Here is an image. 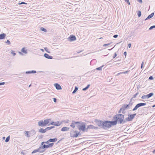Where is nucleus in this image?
<instances>
[{
	"mask_svg": "<svg viewBox=\"0 0 155 155\" xmlns=\"http://www.w3.org/2000/svg\"><path fill=\"white\" fill-rule=\"evenodd\" d=\"M114 121L104 120L102 128L104 129H107L108 128L112 126L116 125V115L114 116Z\"/></svg>",
	"mask_w": 155,
	"mask_h": 155,
	"instance_id": "nucleus-1",
	"label": "nucleus"
},
{
	"mask_svg": "<svg viewBox=\"0 0 155 155\" xmlns=\"http://www.w3.org/2000/svg\"><path fill=\"white\" fill-rule=\"evenodd\" d=\"M125 119H124V115L120 114H117V123L124 124L126 122Z\"/></svg>",
	"mask_w": 155,
	"mask_h": 155,
	"instance_id": "nucleus-2",
	"label": "nucleus"
},
{
	"mask_svg": "<svg viewBox=\"0 0 155 155\" xmlns=\"http://www.w3.org/2000/svg\"><path fill=\"white\" fill-rule=\"evenodd\" d=\"M136 115V113L133 114H128V117L125 118V120L126 122L130 121L132 120L134 118L135 116Z\"/></svg>",
	"mask_w": 155,
	"mask_h": 155,
	"instance_id": "nucleus-3",
	"label": "nucleus"
},
{
	"mask_svg": "<svg viewBox=\"0 0 155 155\" xmlns=\"http://www.w3.org/2000/svg\"><path fill=\"white\" fill-rule=\"evenodd\" d=\"M94 122L100 128H102L103 124L104 121L98 120L97 119H95L94 120Z\"/></svg>",
	"mask_w": 155,
	"mask_h": 155,
	"instance_id": "nucleus-4",
	"label": "nucleus"
},
{
	"mask_svg": "<svg viewBox=\"0 0 155 155\" xmlns=\"http://www.w3.org/2000/svg\"><path fill=\"white\" fill-rule=\"evenodd\" d=\"M146 104V103H138L136 105L132 110L133 111H135L140 107L145 106Z\"/></svg>",
	"mask_w": 155,
	"mask_h": 155,
	"instance_id": "nucleus-5",
	"label": "nucleus"
},
{
	"mask_svg": "<svg viewBox=\"0 0 155 155\" xmlns=\"http://www.w3.org/2000/svg\"><path fill=\"white\" fill-rule=\"evenodd\" d=\"M86 123L81 122V125L79 129V130H82L83 132H84L86 129Z\"/></svg>",
	"mask_w": 155,
	"mask_h": 155,
	"instance_id": "nucleus-6",
	"label": "nucleus"
},
{
	"mask_svg": "<svg viewBox=\"0 0 155 155\" xmlns=\"http://www.w3.org/2000/svg\"><path fill=\"white\" fill-rule=\"evenodd\" d=\"M78 131L77 130H72L70 132V136L72 137H78L77 135H76L77 134V132Z\"/></svg>",
	"mask_w": 155,
	"mask_h": 155,
	"instance_id": "nucleus-7",
	"label": "nucleus"
},
{
	"mask_svg": "<svg viewBox=\"0 0 155 155\" xmlns=\"http://www.w3.org/2000/svg\"><path fill=\"white\" fill-rule=\"evenodd\" d=\"M122 107L123 109V112H122V113L123 114H124L125 113V110L126 109H130V107H129L128 105L127 104H124L122 106Z\"/></svg>",
	"mask_w": 155,
	"mask_h": 155,
	"instance_id": "nucleus-8",
	"label": "nucleus"
},
{
	"mask_svg": "<svg viewBox=\"0 0 155 155\" xmlns=\"http://www.w3.org/2000/svg\"><path fill=\"white\" fill-rule=\"evenodd\" d=\"M76 40L75 36L73 35H71L68 38V40L70 41H72Z\"/></svg>",
	"mask_w": 155,
	"mask_h": 155,
	"instance_id": "nucleus-9",
	"label": "nucleus"
},
{
	"mask_svg": "<svg viewBox=\"0 0 155 155\" xmlns=\"http://www.w3.org/2000/svg\"><path fill=\"white\" fill-rule=\"evenodd\" d=\"M40 147L41 150V151L42 152V153L45 151L46 149L48 148L47 144H44L43 145H40Z\"/></svg>",
	"mask_w": 155,
	"mask_h": 155,
	"instance_id": "nucleus-10",
	"label": "nucleus"
},
{
	"mask_svg": "<svg viewBox=\"0 0 155 155\" xmlns=\"http://www.w3.org/2000/svg\"><path fill=\"white\" fill-rule=\"evenodd\" d=\"M38 125L40 127H44L46 126L44 120H41L38 122Z\"/></svg>",
	"mask_w": 155,
	"mask_h": 155,
	"instance_id": "nucleus-11",
	"label": "nucleus"
},
{
	"mask_svg": "<svg viewBox=\"0 0 155 155\" xmlns=\"http://www.w3.org/2000/svg\"><path fill=\"white\" fill-rule=\"evenodd\" d=\"M29 135L30 137L31 136H32L33 135H34L36 133V132L35 130H31L30 131H29Z\"/></svg>",
	"mask_w": 155,
	"mask_h": 155,
	"instance_id": "nucleus-12",
	"label": "nucleus"
},
{
	"mask_svg": "<svg viewBox=\"0 0 155 155\" xmlns=\"http://www.w3.org/2000/svg\"><path fill=\"white\" fill-rule=\"evenodd\" d=\"M54 86L57 90H61L62 87L58 83H55L54 84Z\"/></svg>",
	"mask_w": 155,
	"mask_h": 155,
	"instance_id": "nucleus-13",
	"label": "nucleus"
},
{
	"mask_svg": "<svg viewBox=\"0 0 155 155\" xmlns=\"http://www.w3.org/2000/svg\"><path fill=\"white\" fill-rule=\"evenodd\" d=\"M79 123V121H72V123H71V125H70V126L72 127L73 128H74L75 127V125L76 124H78Z\"/></svg>",
	"mask_w": 155,
	"mask_h": 155,
	"instance_id": "nucleus-14",
	"label": "nucleus"
},
{
	"mask_svg": "<svg viewBox=\"0 0 155 155\" xmlns=\"http://www.w3.org/2000/svg\"><path fill=\"white\" fill-rule=\"evenodd\" d=\"M41 149H40V147H39V148L37 149H35L31 153L33 154L37 153V152H39L40 153H42L41 151Z\"/></svg>",
	"mask_w": 155,
	"mask_h": 155,
	"instance_id": "nucleus-15",
	"label": "nucleus"
},
{
	"mask_svg": "<svg viewBox=\"0 0 155 155\" xmlns=\"http://www.w3.org/2000/svg\"><path fill=\"white\" fill-rule=\"evenodd\" d=\"M44 56L46 58L48 59H53V57L49 55V54L47 53H45L44 54Z\"/></svg>",
	"mask_w": 155,
	"mask_h": 155,
	"instance_id": "nucleus-16",
	"label": "nucleus"
},
{
	"mask_svg": "<svg viewBox=\"0 0 155 155\" xmlns=\"http://www.w3.org/2000/svg\"><path fill=\"white\" fill-rule=\"evenodd\" d=\"M51 121V119L50 118L45 119L44 120V121L46 126H47V125L49 124V122Z\"/></svg>",
	"mask_w": 155,
	"mask_h": 155,
	"instance_id": "nucleus-17",
	"label": "nucleus"
},
{
	"mask_svg": "<svg viewBox=\"0 0 155 155\" xmlns=\"http://www.w3.org/2000/svg\"><path fill=\"white\" fill-rule=\"evenodd\" d=\"M154 15V13L152 12L150 15H149L148 17L145 19V20H147L152 18Z\"/></svg>",
	"mask_w": 155,
	"mask_h": 155,
	"instance_id": "nucleus-18",
	"label": "nucleus"
},
{
	"mask_svg": "<svg viewBox=\"0 0 155 155\" xmlns=\"http://www.w3.org/2000/svg\"><path fill=\"white\" fill-rule=\"evenodd\" d=\"M69 128L66 127H63L61 129V131H68L69 130Z\"/></svg>",
	"mask_w": 155,
	"mask_h": 155,
	"instance_id": "nucleus-19",
	"label": "nucleus"
},
{
	"mask_svg": "<svg viewBox=\"0 0 155 155\" xmlns=\"http://www.w3.org/2000/svg\"><path fill=\"white\" fill-rule=\"evenodd\" d=\"M38 131L40 133H45L47 131L45 128V129H44L43 128H41Z\"/></svg>",
	"mask_w": 155,
	"mask_h": 155,
	"instance_id": "nucleus-20",
	"label": "nucleus"
},
{
	"mask_svg": "<svg viewBox=\"0 0 155 155\" xmlns=\"http://www.w3.org/2000/svg\"><path fill=\"white\" fill-rule=\"evenodd\" d=\"M36 73V71L35 70H32L31 71H28L25 72L26 74H29L31 73Z\"/></svg>",
	"mask_w": 155,
	"mask_h": 155,
	"instance_id": "nucleus-21",
	"label": "nucleus"
},
{
	"mask_svg": "<svg viewBox=\"0 0 155 155\" xmlns=\"http://www.w3.org/2000/svg\"><path fill=\"white\" fill-rule=\"evenodd\" d=\"M57 140V138L56 137H54L53 138H50L49 139V141L50 142H55Z\"/></svg>",
	"mask_w": 155,
	"mask_h": 155,
	"instance_id": "nucleus-22",
	"label": "nucleus"
},
{
	"mask_svg": "<svg viewBox=\"0 0 155 155\" xmlns=\"http://www.w3.org/2000/svg\"><path fill=\"white\" fill-rule=\"evenodd\" d=\"M6 36V34L5 33H2L0 34V39H3L5 38Z\"/></svg>",
	"mask_w": 155,
	"mask_h": 155,
	"instance_id": "nucleus-23",
	"label": "nucleus"
},
{
	"mask_svg": "<svg viewBox=\"0 0 155 155\" xmlns=\"http://www.w3.org/2000/svg\"><path fill=\"white\" fill-rule=\"evenodd\" d=\"M121 138V137H119L117 139V147H119V148H120L121 147V143L120 142H118V140H120V139Z\"/></svg>",
	"mask_w": 155,
	"mask_h": 155,
	"instance_id": "nucleus-24",
	"label": "nucleus"
},
{
	"mask_svg": "<svg viewBox=\"0 0 155 155\" xmlns=\"http://www.w3.org/2000/svg\"><path fill=\"white\" fill-rule=\"evenodd\" d=\"M27 50L25 48H23L21 50V51L22 52L25 54H26L28 52L27 51Z\"/></svg>",
	"mask_w": 155,
	"mask_h": 155,
	"instance_id": "nucleus-25",
	"label": "nucleus"
},
{
	"mask_svg": "<svg viewBox=\"0 0 155 155\" xmlns=\"http://www.w3.org/2000/svg\"><path fill=\"white\" fill-rule=\"evenodd\" d=\"M62 124V122H60L59 121L54 122V126H60Z\"/></svg>",
	"mask_w": 155,
	"mask_h": 155,
	"instance_id": "nucleus-26",
	"label": "nucleus"
},
{
	"mask_svg": "<svg viewBox=\"0 0 155 155\" xmlns=\"http://www.w3.org/2000/svg\"><path fill=\"white\" fill-rule=\"evenodd\" d=\"M54 145V143H51L47 144L48 148H49L52 147Z\"/></svg>",
	"mask_w": 155,
	"mask_h": 155,
	"instance_id": "nucleus-27",
	"label": "nucleus"
},
{
	"mask_svg": "<svg viewBox=\"0 0 155 155\" xmlns=\"http://www.w3.org/2000/svg\"><path fill=\"white\" fill-rule=\"evenodd\" d=\"M129 71H125L124 72H120L118 74H117V76L119 75L120 74H125L126 73H127V72H128Z\"/></svg>",
	"mask_w": 155,
	"mask_h": 155,
	"instance_id": "nucleus-28",
	"label": "nucleus"
},
{
	"mask_svg": "<svg viewBox=\"0 0 155 155\" xmlns=\"http://www.w3.org/2000/svg\"><path fill=\"white\" fill-rule=\"evenodd\" d=\"M90 85V84H88L85 87L83 88L82 90L83 91H85L87 90L89 87Z\"/></svg>",
	"mask_w": 155,
	"mask_h": 155,
	"instance_id": "nucleus-29",
	"label": "nucleus"
},
{
	"mask_svg": "<svg viewBox=\"0 0 155 155\" xmlns=\"http://www.w3.org/2000/svg\"><path fill=\"white\" fill-rule=\"evenodd\" d=\"M25 135L28 137H30L29 133L28 131H25Z\"/></svg>",
	"mask_w": 155,
	"mask_h": 155,
	"instance_id": "nucleus-30",
	"label": "nucleus"
},
{
	"mask_svg": "<svg viewBox=\"0 0 155 155\" xmlns=\"http://www.w3.org/2000/svg\"><path fill=\"white\" fill-rule=\"evenodd\" d=\"M54 127H55L54 126H51V127H47L45 129L46 130V131H47L48 130H51Z\"/></svg>",
	"mask_w": 155,
	"mask_h": 155,
	"instance_id": "nucleus-31",
	"label": "nucleus"
},
{
	"mask_svg": "<svg viewBox=\"0 0 155 155\" xmlns=\"http://www.w3.org/2000/svg\"><path fill=\"white\" fill-rule=\"evenodd\" d=\"M78 87H77V86H75V87L74 89L72 92V93L73 94H75L76 92L78 90Z\"/></svg>",
	"mask_w": 155,
	"mask_h": 155,
	"instance_id": "nucleus-32",
	"label": "nucleus"
},
{
	"mask_svg": "<svg viewBox=\"0 0 155 155\" xmlns=\"http://www.w3.org/2000/svg\"><path fill=\"white\" fill-rule=\"evenodd\" d=\"M141 98L143 99H148L149 98H148L147 95V94L142 96L141 97Z\"/></svg>",
	"mask_w": 155,
	"mask_h": 155,
	"instance_id": "nucleus-33",
	"label": "nucleus"
},
{
	"mask_svg": "<svg viewBox=\"0 0 155 155\" xmlns=\"http://www.w3.org/2000/svg\"><path fill=\"white\" fill-rule=\"evenodd\" d=\"M134 103V101H130L129 103L127 104L128 105L129 107H130L132 106L133 104Z\"/></svg>",
	"mask_w": 155,
	"mask_h": 155,
	"instance_id": "nucleus-34",
	"label": "nucleus"
},
{
	"mask_svg": "<svg viewBox=\"0 0 155 155\" xmlns=\"http://www.w3.org/2000/svg\"><path fill=\"white\" fill-rule=\"evenodd\" d=\"M40 30L45 32H46L47 31V30L45 28L42 27L40 28Z\"/></svg>",
	"mask_w": 155,
	"mask_h": 155,
	"instance_id": "nucleus-35",
	"label": "nucleus"
},
{
	"mask_svg": "<svg viewBox=\"0 0 155 155\" xmlns=\"http://www.w3.org/2000/svg\"><path fill=\"white\" fill-rule=\"evenodd\" d=\"M153 93H150L149 94H147L148 96V98H149L153 95Z\"/></svg>",
	"mask_w": 155,
	"mask_h": 155,
	"instance_id": "nucleus-36",
	"label": "nucleus"
},
{
	"mask_svg": "<svg viewBox=\"0 0 155 155\" xmlns=\"http://www.w3.org/2000/svg\"><path fill=\"white\" fill-rule=\"evenodd\" d=\"M81 122H79V123L75 124V126H76V127H77V128L78 129H79L81 125Z\"/></svg>",
	"mask_w": 155,
	"mask_h": 155,
	"instance_id": "nucleus-37",
	"label": "nucleus"
},
{
	"mask_svg": "<svg viewBox=\"0 0 155 155\" xmlns=\"http://www.w3.org/2000/svg\"><path fill=\"white\" fill-rule=\"evenodd\" d=\"M10 139V136H9L7 137V138H6L5 140V142H8L9 141Z\"/></svg>",
	"mask_w": 155,
	"mask_h": 155,
	"instance_id": "nucleus-38",
	"label": "nucleus"
},
{
	"mask_svg": "<svg viewBox=\"0 0 155 155\" xmlns=\"http://www.w3.org/2000/svg\"><path fill=\"white\" fill-rule=\"evenodd\" d=\"M137 15L138 17H140L141 15V13L140 11L137 12Z\"/></svg>",
	"mask_w": 155,
	"mask_h": 155,
	"instance_id": "nucleus-39",
	"label": "nucleus"
},
{
	"mask_svg": "<svg viewBox=\"0 0 155 155\" xmlns=\"http://www.w3.org/2000/svg\"><path fill=\"white\" fill-rule=\"evenodd\" d=\"M103 66H104V65H102L100 67L97 68L96 69L97 70L101 71V70H102V68Z\"/></svg>",
	"mask_w": 155,
	"mask_h": 155,
	"instance_id": "nucleus-40",
	"label": "nucleus"
},
{
	"mask_svg": "<svg viewBox=\"0 0 155 155\" xmlns=\"http://www.w3.org/2000/svg\"><path fill=\"white\" fill-rule=\"evenodd\" d=\"M139 94V92L137 91L136 94H135L133 96V98H135Z\"/></svg>",
	"mask_w": 155,
	"mask_h": 155,
	"instance_id": "nucleus-41",
	"label": "nucleus"
},
{
	"mask_svg": "<svg viewBox=\"0 0 155 155\" xmlns=\"http://www.w3.org/2000/svg\"><path fill=\"white\" fill-rule=\"evenodd\" d=\"M45 50L48 53H50V51L48 50V48L47 47H45L44 48Z\"/></svg>",
	"mask_w": 155,
	"mask_h": 155,
	"instance_id": "nucleus-42",
	"label": "nucleus"
},
{
	"mask_svg": "<svg viewBox=\"0 0 155 155\" xmlns=\"http://www.w3.org/2000/svg\"><path fill=\"white\" fill-rule=\"evenodd\" d=\"M50 125L54 126V122L53 121H51L50 124H48V126H49Z\"/></svg>",
	"mask_w": 155,
	"mask_h": 155,
	"instance_id": "nucleus-43",
	"label": "nucleus"
},
{
	"mask_svg": "<svg viewBox=\"0 0 155 155\" xmlns=\"http://www.w3.org/2000/svg\"><path fill=\"white\" fill-rule=\"evenodd\" d=\"M155 28V25H153V26H151L149 28V30H151L153 28Z\"/></svg>",
	"mask_w": 155,
	"mask_h": 155,
	"instance_id": "nucleus-44",
	"label": "nucleus"
},
{
	"mask_svg": "<svg viewBox=\"0 0 155 155\" xmlns=\"http://www.w3.org/2000/svg\"><path fill=\"white\" fill-rule=\"evenodd\" d=\"M88 126L89 127L90 129H93V128H94V126L93 125H90Z\"/></svg>",
	"mask_w": 155,
	"mask_h": 155,
	"instance_id": "nucleus-45",
	"label": "nucleus"
},
{
	"mask_svg": "<svg viewBox=\"0 0 155 155\" xmlns=\"http://www.w3.org/2000/svg\"><path fill=\"white\" fill-rule=\"evenodd\" d=\"M69 121H70V120H64L62 121L61 122H62V123L63 122H64L66 123H68L69 122Z\"/></svg>",
	"mask_w": 155,
	"mask_h": 155,
	"instance_id": "nucleus-46",
	"label": "nucleus"
},
{
	"mask_svg": "<svg viewBox=\"0 0 155 155\" xmlns=\"http://www.w3.org/2000/svg\"><path fill=\"white\" fill-rule=\"evenodd\" d=\"M123 109L122 108V107H121L120 109L118 111V113H120L121 112V111L123 112Z\"/></svg>",
	"mask_w": 155,
	"mask_h": 155,
	"instance_id": "nucleus-47",
	"label": "nucleus"
},
{
	"mask_svg": "<svg viewBox=\"0 0 155 155\" xmlns=\"http://www.w3.org/2000/svg\"><path fill=\"white\" fill-rule=\"evenodd\" d=\"M125 2L127 3L128 5H130V4L129 1V0H124Z\"/></svg>",
	"mask_w": 155,
	"mask_h": 155,
	"instance_id": "nucleus-48",
	"label": "nucleus"
},
{
	"mask_svg": "<svg viewBox=\"0 0 155 155\" xmlns=\"http://www.w3.org/2000/svg\"><path fill=\"white\" fill-rule=\"evenodd\" d=\"M77 132V134H76V135H77L78 137L79 136H81V133H80V132H79L78 131Z\"/></svg>",
	"mask_w": 155,
	"mask_h": 155,
	"instance_id": "nucleus-49",
	"label": "nucleus"
},
{
	"mask_svg": "<svg viewBox=\"0 0 155 155\" xmlns=\"http://www.w3.org/2000/svg\"><path fill=\"white\" fill-rule=\"evenodd\" d=\"M6 42L7 43V44L8 45H10L11 44V43L8 40H7Z\"/></svg>",
	"mask_w": 155,
	"mask_h": 155,
	"instance_id": "nucleus-50",
	"label": "nucleus"
},
{
	"mask_svg": "<svg viewBox=\"0 0 155 155\" xmlns=\"http://www.w3.org/2000/svg\"><path fill=\"white\" fill-rule=\"evenodd\" d=\"M110 44V43H108L106 44H104L103 45V46L104 47L107 46L109 45Z\"/></svg>",
	"mask_w": 155,
	"mask_h": 155,
	"instance_id": "nucleus-51",
	"label": "nucleus"
},
{
	"mask_svg": "<svg viewBox=\"0 0 155 155\" xmlns=\"http://www.w3.org/2000/svg\"><path fill=\"white\" fill-rule=\"evenodd\" d=\"M19 5H22V4H27V3L24 2H22L21 3H18Z\"/></svg>",
	"mask_w": 155,
	"mask_h": 155,
	"instance_id": "nucleus-52",
	"label": "nucleus"
},
{
	"mask_svg": "<svg viewBox=\"0 0 155 155\" xmlns=\"http://www.w3.org/2000/svg\"><path fill=\"white\" fill-rule=\"evenodd\" d=\"M11 53L13 56H15L16 54V53L13 51H11Z\"/></svg>",
	"mask_w": 155,
	"mask_h": 155,
	"instance_id": "nucleus-53",
	"label": "nucleus"
},
{
	"mask_svg": "<svg viewBox=\"0 0 155 155\" xmlns=\"http://www.w3.org/2000/svg\"><path fill=\"white\" fill-rule=\"evenodd\" d=\"M53 100L54 102L55 103H56L57 102V99L55 98H53Z\"/></svg>",
	"mask_w": 155,
	"mask_h": 155,
	"instance_id": "nucleus-54",
	"label": "nucleus"
},
{
	"mask_svg": "<svg viewBox=\"0 0 155 155\" xmlns=\"http://www.w3.org/2000/svg\"><path fill=\"white\" fill-rule=\"evenodd\" d=\"M49 142H50V141H49V139L47 141H45V143H46L47 144H49Z\"/></svg>",
	"mask_w": 155,
	"mask_h": 155,
	"instance_id": "nucleus-55",
	"label": "nucleus"
},
{
	"mask_svg": "<svg viewBox=\"0 0 155 155\" xmlns=\"http://www.w3.org/2000/svg\"><path fill=\"white\" fill-rule=\"evenodd\" d=\"M153 76H150L149 78V80H153Z\"/></svg>",
	"mask_w": 155,
	"mask_h": 155,
	"instance_id": "nucleus-56",
	"label": "nucleus"
},
{
	"mask_svg": "<svg viewBox=\"0 0 155 155\" xmlns=\"http://www.w3.org/2000/svg\"><path fill=\"white\" fill-rule=\"evenodd\" d=\"M5 82H0V86L3 85L5 84Z\"/></svg>",
	"mask_w": 155,
	"mask_h": 155,
	"instance_id": "nucleus-57",
	"label": "nucleus"
},
{
	"mask_svg": "<svg viewBox=\"0 0 155 155\" xmlns=\"http://www.w3.org/2000/svg\"><path fill=\"white\" fill-rule=\"evenodd\" d=\"M137 1L140 3L143 2L142 0H137Z\"/></svg>",
	"mask_w": 155,
	"mask_h": 155,
	"instance_id": "nucleus-58",
	"label": "nucleus"
},
{
	"mask_svg": "<svg viewBox=\"0 0 155 155\" xmlns=\"http://www.w3.org/2000/svg\"><path fill=\"white\" fill-rule=\"evenodd\" d=\"M88 129H90L89 128V126L88 125L87 127V128H86V129H85V130L86 132H87V130H88Z\"/></svg>",
	"mask_w": 155,
	"mask_h": 155,
	"instance_id": "nucleus-59",
	"label": "nucleus"
},
{
	"mask_svg": "<svg viewBox=\"0 0 155 155\" xmlns=\"http://www.w3.org/2000/svg\"><path fill=\"white\" fill-rule=\"evenodd\" d=\"M144 64V62H142L141 65V68H142L143 67V65Z\"/></svg>",
	"mask_w": 155,
	"mask_h": 155,
	"instance_id": "nucleus-60",
	"label": "nucleus"
},
{
	"mask_svg": "<svg viewBox=\"0 0 155 155\" xmlns=\"http://www.w3.org/2000/svg\"><path fill=\"white\" fill-rule=\"evenodd\" d=\"M64 138H62L61 140H59V141H58L57 143H59L61 141L63 140Z\"/></svg>",
	"mask_w": 155,
	"mask_h": 155,
	"instance_id": "nucleus-61",
	"label": "nucleus"
},
{
	"mask_svg": "<svg viewBox=\"0 0 155 155\" xmlns=\"http://www.w3.org/2000/svg\"><path fill=\"white\" fill-rule=\"evenodd\" d=\"M116 57V52H115L114 54V56L113 57V58H114Z\"/></svg>",
	"mask_w": 155,
	"mask_h": 155,
	"instance_id": "nucleus-62",
	"label": "nucleus"
},
{
	"mask_svg": "<svg viewBox=\"0 0 155 155\" xmlns=\"http://www.w3.org/2000/svg\"><path fill=\"white\" fill-rule=\"evenodd\" d=\"M131 43H129L128 44V48H130L131 47Z\"/></svg>",
	"mask_w": 155,
	"mask_h": 155,
	"instance_id": "nucleus-63",
	"label": "nucleus"
},
{
	"mask_svg": "<svg viewBox=\"0 0 155 155\" xmlns=\"http://www.w3.org/2000/svg\"><path fill=\"white\" fill-rule=\"evenodd\" d=\"M38 137L39 139L42 138L43 137V136L41 135L38 136Z\"/></svg>",
	"mask_w": 155,
	"mask_h": 155,
	"instance_id": "nucleus-64",
	"label": "nucleus"
}]
</instances>
